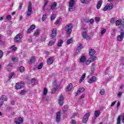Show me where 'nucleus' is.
Wrapping results in <instances>:
<instances>
[{"label": "nucleus", "mask_w": 124, "mask_h": 124, "mask_svg": "<svg viewBox=\"0 0 124 124\" xmlns=\"http://www.w3.org/2000/svg\"><path fill=\"white\" fill-rule=\"evenodd\" d=\"M75 3H76L75 0H70L69 2V11L72 12L75 11L76 8V7H75Z\"/></svg>", "instance_id": "1"}, {"label": "nucleus", "mask_w": 124, "mask_h": 124, "mask_svg": "<svg viewBox=\"0 0 124 124\" xmlns=\"http://www.w3.org/2000/svg\"><path fill=\"white\" fill-rule=\"evenodd\" d=\"M32 14V6L31 5V2L29 1L28 4V9L27 11V16H31Z\"/></svg>", "instance_id": "2"}, {"label": "nucleus", "mask_w": 124, "mask_h": 124, "mask_svg": "<svg viewBox=\"0 0 124 124\" xmlns=\"http://www.w3.org/2000/svg\"><path fill=\"white\" fill-rule=\"evenodd\" d=\"M65 31H66L67 34H70L72 31V24H70L66 26Z\"/></svg>", "instance_id": "3"}, {"label": "nucleus", "mask_w": 124, "mask_h": 124, "mask_svg": "<svg viewBox=\"0 0 124 124\" xmlns=\"http://www.w3.org/2000/svg\"><path fill=\"white\" fill-rule=\"evenodd\" d=\"M114 5L112 3H107L103 8V11H108L113 9Z\"/></svg>", "instance_id": "4"}, {"label": "nucleus", "mask_w": 124, "mask_h": 124, "mask_svg": "<svg viewBox=\"0 0 124 124\" xmlns=\"http://www.w3.org/2000/svg\"><path fill=\"white\" fill-rule=\"evenodd\" d=\"M25 86V82L21 81L20 82H17L15 85V88L16 90H20L22 88H24Z\"/></svg>", "instance_id": "5"}, {"label": "nucleus", "mask_w": 124, "mask_h": 124, "mask_svg": "<svg viewBox=\"0 0 124 124\" xmlns=\"http://www.w3.org/2000/svg\"><path fill=\"white\" fill-rule=\"evenodd\" d=\"M87 60V57L85 55L81 56L78 60V62L80 64H84Z\"/></svg>", "instance_id": "6"}, {"label": "nucleus", "mask_w": 124, "mask_h": 124, "mask_svg": "<svg viewBox=\"0 0 124 124\" xmlns=\"http://www.w3.org/2000/svg\"><path fill=\"white\" fill-rule=\"evenodd\" d=\"M22 37H23V36L22 35V34L18 33L17 35H16L15 38V42H21V39H22Z\"/></svg>", "instance_id": "7"}, {"label": "nucleus", "mask_w": 124, "mask_h": 124, "mask_svg": "<svg viewBox=\"0 0 124 124\" xmlns=\"http://www.w3.org/2000/svg\"><path fill=\"white\" fill-rule=\"evenodd\" d=\"M124 31L123 30L120 31V35H118L117 37V40L118 41H122L124 39Z\"/></svg>", "instance_id": "8"}, {"label": "nucleus", "mask_w": 124, "mask_h": 124, "mask_svg": "<svg viewBox=\"0 0 124 124\" xmlns=\"http://www.w3.org/2000/svg\"><path fill=\"white\" fill-rule=\"evenodd\" d=\"M82 36L84 39H86L87 40H90L91 39V36L88 35L87 31H84L82 33Z\"/></svg>", "instance_id": "9"}, {"label": "nucleus", "mask_w": 124, "mask_h": 124, "mask_svg": "<svg viewBox=\"0 0 124 124\" xmlns=\"http://www.w3.org/2000/svg\"><path fill=\"white\" fill-rule=\"evenodd\" d=\"M89 117H90V113L88 112L85 114L82 119L83 124H86V123H87L88 120H89Z\"/></svg>", "instance_id": "10"}, {"label": "nucleus", "mask_w": 124, "mask_h": 124, "mask_svg": "<svg viewBox=\"0 0 124 124\" xmlns=\"http://www.w3.org/2000/svg\"><path fill=\"white\" fill-rule=\"evenodd\" d=\"M57 36V29H53L51 31V34L50 35L52 38H54V37H56Z\"/></svg>", "instance_id": "11"}, {"label": "nucleus", "mask_w": 124, "mask_h": 124, "mask_svg": "<svg viewBox=\"0 0 124 124\" xmlns=\"http://www.w3.org/2000/svg\"><path fill=\"white\" fill-rule=\"evenodd\" d=\"M116 26H120V25L122 27L124 26V22L122 21L121 19L117 20L115 22Z\"/></svg>", "instance_id": "12"}, {"label": "nucleus", "mask_w": 124, "mask_h": 124, "mask_svg": "<svg viewBox=\"0 0 124 124\" xmlns=\"http://www.w3.org/2000/svg\"><path fill=\"white\" fill-rule=\"evenodd\" d=\"M63 96L62 95H61L59 96V100H58V102L61 106L63 104Z\"/></svg>", "instance_id": "13"}, {"label": "nucleus", "mask_w": 124, "mask_h": 124, "mask_svg": "<svg viewBox=\"0 0 124 124\" xmlns=\"http://www.w3.org/2000/svg\"><path fill=\"white\" fill-rule=\"evenodd\" d=\"M95 82H96V78L95 77H92L88 80V83H89V84H92V83H94Z\"/></svg>", "instance_id": "14"}, {"label": "nucleus", "mask_w": 124, "mask_h": 124, "mask_svg": "<svg viewBox=\"0 0 124 124\" xmlns=\"http://www.w3.org/2000/svg\"><path fill=\"white\" fill-rule=\"evenodd\" d=\"M61 121V112H58L56 114V122L59 123Z\"/></svg>", "instance_id": "15"}, {"label": "nucleus", "mask_w": 124, "mask_h": 124, "mask_svg": "<svg viewBox=\"0 0 124 124\" xmlns=\"http://www.w3.org/2000/svg\"><path fill=\"white\" fill-rule=\"evenodd\" d=\"M53 62H54V57H50L47 61V63L48 64H52L53 63Z\"/></svg>", "instance_id": "16"}, {"label": "nucleus", "mask_w": 124, "mask_h": 124, "mask_svg": "<svg viewBox=\"0 0 124 124\" xmlns=\"http://www.w3.org/2000/svg\"><path fill=\"white\" fill-rule=\"evenodd\" d=\"M95 54V50L92 48H89V55L90 56H93Z\"/></svg>", "instance_id": "17"}, {"label": "nucleus", "mask_w": 124, "mask_h": 124, "mask_svg": "<svg viewBox=\"0 0 124 124\" xmlns=\"http://www.w3.org/2000/svg\"><path fill=\"white\" fill-rule=\"evenodd\" d=\"M84 91H85V88H79L76 93V96H77V95H78V94H80V93H83Z\"/></svg>", "instance_id": "18"}, {"label": "nucleus", "mask_w": 124, "mask_h": 124, "mask_svg": "<svg viewBox=\"0 0 124 124\" xmlns=\"http://www.w3.org/2000/svg\"><path fill=\"white\" fill-rule=\"evenodd\" d=\"M102 0L98 1L96 6L97 9H100V7H101V5H102Z\"/></svg>", "instance_id": "19"}, {"label": "nucleus", "mask_w": 124, "mask_h": 124, "mask_svg": "<svg viewBox=\"0 0 124 124\" xmlns=\"http://www.w3.org/2000/svg\"><path fill=\"white\" fill-rule=\"evenodd\" d=\"M88 60H89L91 62H94V61L96 60V56H92Z\"/></svg>", "instance_id": "20"}, {"label": "nucleus", "mask_w": 124, "mask_h": 124, "mask_svg": "<svg viewBox=\"0 0 124 124\" xmlns=\"http://www.w3.org/2000/svg\"><path fill=\"white\" fill-rule=\"evenodd\" d=\"M94 115L95 118L99 117V115H100V111H99V110H95L94 112Z\"/></svg>", "instance_id": "21"}, {"label": "nucleus", "mask_w": 124, "mask_h": 124, "mask_svg": "<svg viewBox=\"0 0 124 124\" xmlns=\"http://www.w3.org/2000/svg\"><path fill=\"white\" fill-rule=\"evenodd\" d=\"M48 93V90L46 87L44 88L43 93V97L46 96L47 93Z\"/></svg>", "instance_id": "22"}, {"label": "nucleus", "mask_w": 124, "mask_h": 124, "mask_svg": "<svg viewBox=\"0 0 124 124\" xmlns=\"http://www.w3.org/2000/svg\"><path fill=\"white\" fill-rule=\"evenodd\" d=\"M34 61H35V57H32L29 61L28 62L29 64H31L32 62H34Z\"/></svg>", "instance_id": "23"}, {"label": "nucleus", "mask_w": 124, "mask_h": 124, "mask_svg": "<svg viewBox=\"0 0 124 124\" xmlns=\"http://www.w3.org/2000/svg\"><path fill=\"white\" fill-rule=\"evenodd\" d=\"M72 88H73V85L72 84V83H70L67 87L68 92H70V91L72 90Z\"/></svg>", "instance_id": "24"}, {"label": "nucleus", "mask_w": 124, "mask_h": 124, "mask_svg": "<svg viewBox=\"0 0 124 124\" xmlns=\"http://www.w3.org/2000/svg\"><path fill=\"white\" fill-rule=\"evenodd\" d=\"M56 6H57V3L54 2L50 6V8L52 10H54V9H55V8H56Z\"/></svg>", "instance_id": "25"}, {"label": "nucleus", "mask_w": 124, "mask_h": 124, "mask_svg": "<svg viewBox=\"0 0 124 124\" xmlns=\"http://www.w3.org/2000/svg\"><path fill=\"white\" fill-rule=\"evenodd\" d=\"M86 77V73H84L83 74V75L80 78V79H79V83H82L83 82L84 79H85V78Z\"/></svg>", "instance_id": "26"}, {"label": "nucleus", "mask_w": 124, "mask_h": 124, "mask_svg": "<svg viewBox=\"0 0 124 124\" xmlns=\"http://www.w3.org/2000/svg\"><path fill=\"white\" fill-rule=\"evenodd\" d=\"M42 100L44 101H50V98L48 96H44L43 97Z\"/></svg>", "instance_id": "27"}, {"label": "nucleus", "mask_w": 124, "mask_h": 124, "mask_svg": "<svg viewBox=\"0 0 124 124\" xmlns=\"http://www.w3.org/2000/svg\"><path fill=\"white\" fill-rule=\"evenodd\" d=\"M48 2H49V1L48 0H45L44 5L43 7V10H44L45 9V8L46 7V5H47Z\"/></svg>", "instance_id": "28"}, {"label": "nucleus", "mask_w": 124, "mask_h": 124, "mask_svg": "<svg viewBox=\"0 0 124 124\" xmlns=\"http://www.w3.org/2000/svg\"><path fill=\"white\" fill-rule=\"evenodd\" d=\"M1 99L2 100H3L4 101H6L7 100V97H6V96L5 95H2L0 97V100Z\"/></svg>", "instance_id": "29"}, {"label": "nucleus", "mask_w": 124, "mask_h": 124, "mask_svg": "<svg viewBox=\"0 0 124 124\" xmlns=\"http://www.w3.org/2000/svg\"><path fill=\"white\" fill-rule=\"evenodd\" d=\"M26 93H27V91L26 90H22L19 93V94H20V95H24L26 94Z\"/></svg>", "instance_id": "30"}, {"label": "nucleus", "mask_w": 124, "mask_h": 124, "mask_svg": "<svg viewBox=\"0 0 124 124\" xmlns=\"http://www.w3.org/2000/svg\"><path fill=\"white\" fill-rule=\"evenodd\" d=\"M67 110H68V106H64L62 108V111H63V112H66Z\"/></svg>", "instance_id": "31"}, {"label": "nucleus", "mask_w": 124, "mask_h": 124, "mask_svg": "<svg viewBox=\"0 0 124 124\" xmlns=\"http://www.w3.org/2000/svg\"><path fill=\"white\" fill-rule=\"evenodd\" d=\"M55 41L51 40V41H49V43L48 44V46H53V45L54 44H55Z\"/></svg>", "instance_id": "32"}, {"label": "nucleus", "mask_w": 124, "mask_h": 124, "mask_svg": "<svg viewBox=\"0 0 124 124\" xmlns=\"http://www.w3.org/2000/svg\"><path fill=\"white\" fill-rule=\"evenodd\" d=\"M80 2L81 3H85V4H87V3L90 2V0H80Z\"/></svg>", "instance_id": "33"}, {"label": "nucleus", "mask_w": 124, "mask_h": 124, "mask_svg": "<svg viewBox=\"0 0 124 124\" xmlns=\"http://www.w3.org/2000/svg\"><path fill=\"white\" fill-rule=\"evenodd\" d=\"M63 42L62 41V40H59V41L57 44V46L58 47H61V46H62V45Z\"/></svg>", "instance_id": "34"}, {"label": "nucleus", "mask_w": 124, "mask_h": 124, "mask_svg": "<svg viewBox=\"0 0 124 124\" xmlns=\"http://www.w3.org/2000/svg\"><path fill=\"white\" fill-rule=\"evenodd\" d=\"M46 19H47V15H46V14L43 15L42 16V21L43 22H44V21H45V20H46Z\"/></svg>", "instance_id": "35"}, {"label": "nucleus", "mask_w": 124, "mask_h": 124, "mask_svg": "<svg viewBox=\"0 0 124 124\" xmlns=\"http://www.w3.org/2000/svg\"><path fill=\"white\" fill-rule=\"evenodd\" d=\"M61 22H62V19L59 18L56 21L55 25H59V24H61Z\"/></svg>", "instance_id": "36"}, {"label": "nucleus", "mask_w": 124, "mask_h": 124, "mask_svg": "<svg viewBox=\"0 0 124 124\" xmlns=\"http://www.w3.org/2000/svg\"><path fill=\"white\" fill-rule=\"evenodd\" d=\"M83 46L82 44H79L78 47V50H81V49H83Z\"/></svg>", "instance_id": "37"}, {"label": "nucleus", "mask_w": 124, "mask_h": 124, "mask_svg": "<svg viewBox=\"0 0 124 124\" xmlns=\"http://www.w3.org/2000/svg\"><path fill=\"white\" fill-rule=\"evenodd\" d=\"M56 14H52V16L50 17V19L51 21H53L56 19Z\"/></svg>", "instance_id": "38"}, {"label": "nucleus", "mask_w": 124, "mask_h": 124, "mask_svg": "<svg viewBox=\"0 0 124 124\" xmlns=\"http://www.w3.org/2000/svg\"><path fill=\"white\" fill-rule=\"evenodd\" d=\"M121 118H122V115L121 116H119L117 118V124H121Z\"/></svg>", "instance_id": "39"}, {"label": "nucleus", "mask_w": 124, "mask_h": 124, "mask_svg": "<svg viewBox=\"0 0 124 124\" xmlns=\"http://www.w3.org/2000/svg\"><path fill=\"white\" fill-rule=\"evenodd\" d=\"M16 121L22 124V123H23V120L22 117H19L17 119V121Z\"/></svg>", "instance_id": "40"}, {"label": "nucleus", "mask_w": 124, "mask_h": 124, "mask_svg": "<svg viewBox=\"0 0 124 124\" xmlns=\"http://www.w3.org/2000/svg\"><path fill=\"white\" fill-rule=\"evenodd\" d=\"M14 75H15V73L13 72V73H11L9 76V79H11V78H12V77H13V76H14Z\"/></svg>", "instance_id": "41"}, {"label": "nucleus", "mask_w": 124, "mask_h": 124, "mask_svg": "<svg viewBox=\"0 0 124 124\" xmlns=\"http://www.w3.org/2000/svg\"><path fill=\"white\" fill-rule=\"evenodd\" d=\"M10 49L12 50L13 51H16V50H17V47L13 46L10 48Z\"/></svg>", "instance_id": "42"}, {"label": "nucleus", "mask_w": 124, "mask_h": 124, "mask_svg": "<svg viewBox=\"0 0 124 124\" xmlns=\"http://www.w3.org/2000/svg\"><path fill=\"white\" fill-rule=\"evenodd\" d=\"M39 34V30H37L34 33V36H37Z\"/></svg>", "instance_id": "43"}, {"label": "nucleus", "mask_w": 124, "mask_h": 124, "mask_svg": "<svg viewBox=\"0 0 124 124\" xmlns=\"http://www.w3.org/2000/svg\"><path fill=\"white\" fill-rule=\"evenodd\" d=\"M100 94H101L102 95H104V94L105 93V90H104V89H102L100 91Z\"/></svg>", "instance_id": "44"}, {"label": "nucleus", "mask_w": 124, "mask_h": 124, "mask_svg": "<svg viewBox=\"0 0 124 124\" xmlns=\"http://www.w3.org/2000/svg\"><path fill=\"white\" fill-rule=\"evenodd\" d=\"M19 70L21 73L24 72V71H25V67H20V68H19Z\"/></svg>", "instance_id": "45"}, {"label": "nucleus", "mask_w": 124, "mask_h": 124, "mask_svg": "<svg viewBox=\"0 0 124 124\" xmlns=\"http://www.w3.org/2000/svg\"><path fill=\"white\" fill-rule=\"evenodd\" d=\"M91 62H92L89 59H88V60H87L86 61H85V64H86V65H89V64H90V63H91Z\"/></svg>", "instance_id": "46"}, {"label": "nucleus", "mask_w": 124, "mask_h": 124, "mask_svg": "<svg viewBox=\"0 0 124 124\" xmlns=\"http://www.w3.org/2000/svg\"><path fill=\"white\" fill-rule=\"evenodd\" d=\"M12 61H13V62H16L18 61V58H16L15 57H12Z\"/></svg>", "instance_id": "47"}, {"label": "nucleus", "mask_w": 124, "mask_h": 124, "mask_svg": "<svg viewBox=\"0 0 124 124\" xmlns=\"http://www.w3.org/2000/svg\"><path fill=\"white\" fill-rule=\"evenodd\" d=\"M71 41H72V39L71 38L70 39H68L67 42H66V44L67 45H69L70 43H71Z\"/></svg>", "instance_id": "48"}, {"label": "nucleus", "mask_w": 124, "mask_h": 124, "mask_svg": "<svg viewBox=\"0 0 124 124\" xmlns=\"http://www.w3.org/2000/svg\"><path fill=\"white\" fill-rule=\"evenodd\" d=\"M121 119L123 124H124V113L121 114Z\"/></svg>", "instance_id": "49"}, {"label": "nucleus", "mask_w": 124, "mask_h": 124, "mask_svg": "<svg viewBox=\"0 0 124 124\" xmlns=\"http://www.w3.org/2000/svg\"><path fill=\"white\" fill-rule=\"evenodd\" d=\"M43 66V64L42 63H40L38 66V69H41Z\"/></svg>", "instance_id": "50"}, {"label": "nucleus", "mask_w": 124, "mask_h": 124, "mask_svg": "<svg viewBox=\"0 0 124 124\" xmlns=\"http://www.w3.org/2000/svg\"><path fill=\"white\" fill-rule=\"evenodd\" d=\"M105 32H106V29H103L101 31V34H104V33H105Z\"/></svg>", "instance_id": "51"}, {"label": "nucleus", "mask_w": 124, "mask_h": 124, "mask_svg": "<svg viewBox=\"0 0 124 124\" xmlns=\"http://www.w3.org/2000/svg\"><path fill=\"white\" fill-rule=\"evenodd\" d=\"M6 19L8 20H11V15H8L6 16Z\"/></svg>", "instance_id": "52"}, {"label": "nucleus", "mask_w": 124, "mask_h": 124, "mask_svg": "<svg viewBox=\"0 0 124 124\" xmlns=\"http://www.w3.org/2000/svg\"><path fill=\"white\" fill-rule=\"evenodd\" d=\"M110 23L111 24H114V23H115V18H112L110 19Z\"/></svg>", "instance_id": "53"}, {"label": "nucleus", "mask_w": 124, "mask_h": 124, "mask_svg": "<svg viewBox=\"0 0 124 124\" xmlns=\"http://www.w3.org/2000/svg\"><path fill=\"white\" fill-rule=\"evenodd\" d=\"M30 28L31 29V30L32 31H33V30H34V29H35V25H32L31 26Z\"/></svg>", "instance_id": "54"}, {"label": "nucleus", "mask_w": 124, "mask_h": 124, "mask_svg": "<svg viewBox=\"0 0 124 124\" xmlns=\"http://www.w3.org/2000/svg\"><path fill=\"white\" fill-rule=\"evenodd\" d=\"M3 56V52H2V51L0 50V58H2Z\"/></svg>", "instance_id": "55"}, {"label": "nucleus", "mask_w": 124, "mask_h": 124, "mask_svg": "<svg viewBox=\"0 0 124 124\" xmlns=\"http://www.w3.org/2000/svg\"><path fill=\"white\" fill-rule=\"evenodd\" d=\"M120 105H121V102L120 101H118L117 104V108H119Z\"/></svg>", "instance_id": "56"}, {"label": "nucleus", "mask_w": 124, "mask_h": 124, "mask_svg": "<svg viewBox=\"0 0 124 124\" xmlns=\"http://www.w3.org/2000/svg\"><path fill=\"white\" fill-rule=\"evenodd\" d=\"M34 82H35V79L32 78L31 80V84H34Z\"/></svg>", "instance_id": "57"}, {"label": "nucleus", "mask_w": 124, "mask_h": 124, "mask_svg": "<svg viewBox=\"0 0 124 124\" xmlns=\"http://www.w3.org/2000/svg\"><path fill=\"white\" fill-rule=\"evenodd\" d=\"M116 30L115 29V28L112 29V33H116Z\"/></svg>", "instance_id": "58"}, {"label": "nucleus", "mask_w": 124, "mask_h": 124, "mask_svg": "<svg viewBox=\"0 0 124 124\" xmlns=\"http://www.w3.org/2000/svg\"><path fill=\"white\" fill-rule=\"evenodd\" d=\"M122 92H119L117 95L118 97H121V96H122Z\"/></svg>", "instance_id": "59"}, {"label": "nucleus", "mask_w": 124, "mask_h": 124, "mask_svg": "<svg viewBox=\"0 0 124 124\" xmlns=\"http://www.w3.org/2000/svg\"><path fill=\"white\" fill-rule=\"evenodd\" d=\"M22 6H23V4L20 3L18 7L19 10H21V8H22Z\"/></svg>", "instance_id": "60"}, {"label": "nucleus", "mask_w": 124, "mask_h": 124, "mask_svg": "<svg viewBox=\"0 0 124 124\" xmlns=\"http://www.w3.org/2000/svg\"><path fill=\"white\" fill-rule=\"evenodd\" d=\"M71 124H76V121L74 120L71 121Z\"/></svg>", "instance_id": "61"}, {"label": "nucleus", "mask_w": 124, "mask_h": 124, "mask_svg": "<svg viewBox=\"0 0 124 124\" xmlns=\"http://www.w3.org/2000/svg\"><path fill=\"white\" fill-rule=\"evenodd\" d=\"M115 104H116V101H114L110 105V106L111 107H112V106H114V105H115Z\"/></svg>", "instance_id": "62"}, {"label": "nucleus", "mask_w": 124, "mask_h": 124, "mask_svg": "<svg viewBox=\"0 0 124 124\" xmlns=\"http://www.w3.org/2000/svg\"><path fill=\"white\" fill-rule=\"evenodd\" d=\"M94 22V20H93V19L92 18L90 20V22L91 24H93Z\"/></svg>", "instance_id": "63"}, {"label": "nucleus", "mask_w": 124, "mask_h": 124, "mask_svg": "<svg viewBox=\"0 0 124 124\" xmlns=\"http://www.w3.org/2000/svg\"><path fill=\"white\" fill-rule=\"evenodd\" d=\"M56 93V89L54 88V89L52 90V93Z\"/></svg>", "instance_id": "64"}]
</instances>
